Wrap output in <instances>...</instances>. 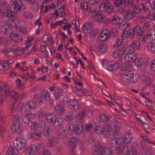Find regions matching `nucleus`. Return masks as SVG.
Returning a JSON list of instances; mask_svg holds the SVG:
<instances>
[{
    "instance_id": "obj_16",
    "label": "nucleus",
    "mask_w": 155,
    "mask_h": 155,
    "mask_svg": "<svg viewBox=\"0 0 155 155\" xmlns=\"http://www.w3.org/2000/svg\"><path fill=\"white\" fill-rule=\"evenodd\" d=\"M65 108L60 105H57L55 107V111L59 115H61L65 111Z\"/></svg>"
},
{
    "instance_id": "obj_62",
    "label": "nucleus",
    "mask_w": 155,
    "mask_h": 155,
    "mask_svg": "<svg viewBox=\"0 0 155 155\" xmlns=\"http://www.w3.org/2000/svg\"><path fill=\"white\" fill-rule=\"evenodd\" d=\"M47 45V43H44V45H41L40 50L42 52H46V47Z\"/></svg>"
},
{
    "instance_id": "obj_12",
    "label": "nucleus",
    "mask_w": 155,
    "mask_h": 155,
    "mask_svg": "<svg viewBox=\"0 0 155 155\" xmlns=\"http://www.w3.org/2000/svg\"><path fill=\"white\" fill-rule=\"evenodd\" d=\"M124 144L122 146L119 152H117L118 154L121 153V155H130L131 154V148L124 146Z\"/></svg>"
},
{
    "instance_id": "obj_8",
    "label": "nucleus",
    "mask_w": 155,
    "mask_h": 155,
    "mask_svg": "<svg viewBox=\"0 0 155 155\" xmlns=\"http://www.w3.org/2000/svg\"><path fill=\"white\" fill-rule=\"evenodd\" d=\"M67 103L68 104V106L70 109L75 112L78 111L80 106L77 101L74 99L68 101Z\"/></svg>"
},
{
    "instance_id": "obj_39",
    "label": "nucleus",
    "mask_w": 155,
    "mask_h": 155,
    "mask_svg": "<svg viewBox=\"0 0 155 155\" xmlns=\"http://www.w3.org/2000/svg\"><path fill=\"white\" fill-rule=\"evenodd\" d=\"M99 39L101 41L104 42L107 40L108 38V36L104 35L103 33L101 32L99 35Z\"/></svg>"
},
{
    "instance_id": "obj_53",
    "label": "nucleus",
    "mask_w": 155,
    "mask_h": 155,
    "mask_svg": "<svg viewBox=\"0 0 155 155\" xmlns=\"http://www.w3.org/2000/svg\"><path fill=\"white\" fill-rule=\"evenodd\" d=\"M15 13L14 10L13 11L8 10L7 14V17H14L15 15Z\"/></svg>"
},
{
    "instance_id": "obj_21",
    "label": "nucleus",
    "mask_w": 155,
    "mask_h": 155,
    "mask_svg": "<svg viewBox=\"0 0 155 155\" xmlns=\"http://www.w3.org/2000/svg\"><path fill=\"white\" fill-rule=\"evenodd\" d=\"M91 29V26L89 22H87L84 24L82 27V30L84 32L87 33Z\"/></svg>"
},
{
    "instance_id": "obj_64",
    "label": "nucleus",
    "mask_w": 155,
    "mask_h": 155,
    "mask_svg": "<svg viewBox=\"0 0 155 155\" xmlns=\"http://www.w3.org/2000/svg\"><path fill=\"white\" fill-rule=\"evenodd\" d=\"M33 40V38H31V40H28L26 41L25 44L27 48H28L31 46V42Z\"/></svg>"
},
{
    "instance_id": "obj_49",
    "label": "nucleus",
    "mask_w": 155,
    "mask_h": 155,
    "mask_svg": "<svg viewBox=\"0 0 155 155\" xmlns=\"http://www.w3.org/2000/svg\"><path fill=\"white\" fill-rule=\"evenodd\" d=\"M62 123V119L61 118H58L57 121H55L53 123L54 126H60Z\"/></svg>"
},
{
    "instance_id": "obj_35",
    "label": "nucleus",
    "mask_w": 155,
    "mask_h": 155,
    "mask_svg": "<svg viewBox=\"0 0 155 155\" xmlns=\"http://www.w3.org/2000/svg\"><path fill=\"white\" fill-rule=\"evenodd\" d=\"M130 45L133 48H136L137 49H139L140 46V43L137 41H134Z\"/></svg>"
},
{
    "instance_id": "obj_15",
    "label": "nucleus",
    "mask_w": 155,
    "mask_h": 155,
    "mask_svg": "<svg viewBox=\"0 0 155 155\" xmlns=\"http://www.w3.org/2000/svg\"><path fill=\"white\" fill-rule=\"evenodd\" d=\"M114 122L115 123L114 124V125L113 126V127L115 128V131L114 132H115V131H117V130H118L117 127L119 125L118 124V123L120 124V123L119 122L117 121H116L115 122ZM112 126H113L112 125L107 124L105 126V130H108L111 132V130H112Z\"/></svg>"
},
{
    "instance_id": "obj_26",
    "label": "nucleus",
    "mask_w": 155,
    "mask_h": 155,
    "mask_svg": "<svg viewBox=\"0 0 155 155\" xmlns=\"http://www.w3.org/2000/svg\"><path fill=\"white\" fill-rule=\"evenodd\" d=\"M51 129L50 127H45L43 131V134L44 136L47 137L49 136L51 133Z\"/></svg>"
},
{
    "instance_id": "obj_61",
    "label": "nucleus",
    "mask_w": 155,
    "mask_h": 155,
    "mask_svg": "<svg viewBox=\"0 0 155 155\" xmlns=\"http://www.w3.org/2000/svg\"><path fill=\"white\" fill-rule=\"evenodd\" d=\"M150 77H146L143 79V81L145 82L146 85H149L150 82Z\"/></svg>"
},
{
    "instance_id": "obj_1",
    "label": "nucleus",
    "mask_w": 155,
    "mask_h": 155,
    "mask_svg": "<svg viewBox=\"0 0 155 155\" xmlns=\"http://www.w3.org/2000/svg\"><path fill=\"white\" fill-rule=\"evenodd\" d=\"M113 138L111 141L110 145L112 147L115 148L116 152H119L122 146L124 145L123 143V139L121 135L119 134L118 130L113 132Z\"/></svg>"
},
{
    "instance_id": "obj_13",
    "label": "nucleus",
    "mask_w": 155,
    "mask_h": 155,
    "mask_svg": "<svg viewBox=\"0 0 155 155\" xmlns=\"http://www.w3.org/2000/svg\"><path fill=\"white\" fill-rule=\"evenodd\" d=\"M148 39L150 41L155 40V31L153 29L150 30L146 34Z\"/></svg>"
},
{
    "instance_id": "obj_50",
    "label": "nucleus",
    "mask_w": 155,
    "mask_h": 155,
    "mask_svg": "<svg viewBox=\"0 0 155 155\" xmlns=\"http://www.w3.org/2000/svg\"><path fill=\"white\" fill-rule=\"evenodd\" d=\"M35 115V114L29 111H27L25 113V116L28 117L29 118L34 117Z\"/></svg>"
},
{
    "instance_id": "obj_24",
    "label": "nucleus",
    "mask_w": 155,
    "mask_h": 155,
    "mask_svg": "<svg viewBox=\"0 0 155 155\" xmlns=\"http://www.w3.org/2000/svg\"><path fill=\"white\" fill-rule=\"evenodd\" d=\"M147 47L149 51L151 53H155V44L153 43H148Z\"/></svg>"
},
{
    "instance_id": "obj_46",
    "label": "nucleus",
    "mask_w": 155,
    "mask_h": 155,
    "mask_svg": "<svg viewBox=\"0 0 155 155\" xmlns=\"http://www.w3.org/2000/svg\"><path fill=\"white\" fill-rule=\"evenodd\" d=\"M133 12L135 13H139L141 11L140 5H135L134 6Z\"/></svg>"
},
{
    "instance_id": "obj_51",
    "label": "nucleus",
    "mask_w": 155,
    "mask_h": 155,
    "mask_svg": "<svg viewBox=\"0 0 155 155\" xmlns=\"http://www.w3.org/2000/svg\"><path fill=\"white\" fill-rule=\"evenodd\" d=\"M129 67L128 64L127 62L124 63L122 64L121 70L123 71H125Z\"/></svg>"
},
{
    "instance_id": "obj_3",
    "label": "nucleus",
    "mask_w": 155,
    "mask_h": 155,
    "mask_svg": "<svg viewBox=\"0 0 155 155\" xmlns=\"http://www.w3.org/2000/svg\"><path fill=\"white\" fill-rule=\"evenodd\" d=\"M101 11L106 12L107 14L113 13L114 11V7L111 3L109 2H103L99 6Z\"/></svg>"
},
{
    "instance_id": "obj_17",
    "label": "nucleus",
    "mask_w": 155,
    "mask_h": 155,
    "mask_svg": "<svg viewBox=\"0 0 155 155\" xmlns=\"http://www.w3.org/2000/svg\"><path fill=\"white\" fill-rule=\"evenodd\" d=\"M10 37L11 39L16 42H19L22 40L20 36L18 34L12 32L10 34Z\"/></svg>"
},
{
    "instance_id": "obj_44",
    "label": "nucleus",
    "mask_w": 155,
    "mask_h": 155,
    "mask_svg": "<svg viewBox=\"0 0 155 155\" xmlns=\"http://www.w3.org/2000/svg\"><path fill=\"white\" fill-rule=\"evenodd\" d=\"M144 151L146 155H152L153 153L151 147H147L146 150Z\"/></svg>"
},
{
    "instance_id": "obj_25",
    "label": "nucleus",
    "mask_w": 155,
    "mask_h": 155,
    "mask_svg": "<svg viewBox=\"0 0 155 155\" xmlns=\"http://www.w3.org/2000/svg\"><path fill=\"white\" fill-rule=\"evenodd\" d=\"M104 16L101 13H98L94 18V20L96 22H102L104 19Z\"/></svg>"
},
{
    "instance_id": "obj_31",
    "label": "nucleus",
    "mask_w": 155,
    "mask_h": 155,
    "mask_svg": "<svg viewBox=\"0 0 155 155\" xmlns=\"http://www.w3.org/2000/svg\"><path fill=\"white\" fill-rule=\"evenodd\" d=\"M26 106H28L30 110H33L36 107V104L35 102L30 101L28 103L26 104Z\"/></svg>"
},
{
    "instance_id": "obj_59",
    "label": "nucleus",
    "mask_w": 155,
    "mask_h": 155,
    "mask_svg": "<svg viewBox=\"0 0 155 155\" xmlns=\"http://www.w3.org/2000/svg\"><path fill=\"white\" fill-rule=\"evenodd\" d=\"M37 122L36 121L33 122L31 125L30 128L32 130H35L37 128Z\"/></svg>"
},
{
    "instance_id": "obj_28",
    "label": "nucleus",
    "mask_w": 155,
    "mask_h": 155,
    "mask_svg": "<svg viewBox=\"0 0 155 155\" xmlns=\"http://www.w3.org/2000/svg\"><path fill=\"white\" fill-rule=\"evenodd\" d=\"M74 115V114L72 112H68L65 115V120L67 121H71L73 119Z\"/></svg>"
},
{
    "instance_id": "obj_14",
    "label": "nucleus",
    "mask_w": 155,
    "mask_h": 155,
    "mask_svg": "<svg viewBox=\"0 0 155 155\" xmlns=\"http://www.w3.org/2000/svg\"><path fill=\"white\" fill-rule=\"evenodd\" d=\"M107 69L110 71H113L115 69L119 66L118 63L116 62L115 63L112 62L111 64H107Z\"/></svg>"
},
{
    "instance_id": "obj_19",
    "label": "nucleus",
    "mask_w": 155,
    "mask_h": 155,
    "mask_svg": "<svg viewBox=\"0 0 155 155\" xmlns=\"http://www.w3.org/2000/svg\"><path fill=\"white\" fill-rule=\"evenodd\" d=\"M126 19L130 20L135 16L134 13L130 10H127L124 15Z\"/></svg>"
},
{
    "instance_id": "obj_23",
    "label": "nucleus",
    "mask_w": 155,
    "mask_h": 155,
    "mask_svg": "<svg viewBox=\"0 0 155 155\" xmlns=\"http://www.w3.org/2000/svg\"><path fill=\"white\" fill-rule=\"evenodd\" d=\"M11 29V27L7 25H2L0 28L1 31L4 34H7Z\"/></svg>"
},
{
    "instance_id": "obj_29",
    "label": "nucleus",
    "mask_w": 155,
    "mask_h": 155,
    "mask_svg": "<svg viewBox=\"0 0 155 155\" xmlns=\"http://www.w3.org/2000/svg\"><path fill=\"white\" fill-rule=\"evenodd\" d=\"M84 115V112L79 113L75 115V119L77 121H80V122H81Z\"/></svg>"
},
{
    "instance_id": "obj_63",
    "label": "nucleus",
    "mask_w": 155,
    "mask_h": 155,
    "mask_svg": "<svg viewBox=\"0 0 155 155\" xmlns=\"http://www.w3.org/2000/svg\"><path fill=\"white\" fill-rule=\"evenodd\" d=\"M92 128V127L91 124L88 123L86 125L85 129L87 131L91 130Z\"/></svg>"
},
{
    "instance_id": "obj_55",
    "label": "nucleus",
    "mask_w": 155,
    "mask_h": 155,
    "mask_svg": "<svg viewBox=\"0 0 155 155\" xmlns=\"http://www.w3.org/2000/svg\"><path fill=\"white\" fill-rule=\"evenodd\" d=\"M41 132L40 130H35L34 133L33 134H31V135H32V136L33 137L35 135L37 137L39 138L41 136Z\"/></svg>"
},
{
    "instance_id": "obj_32",
    "label": "nucleus",
    "mask_w": 155,
    "mask_h": 155,
    "mask_svg": "<svg viewBox=\"0 0 155 155\" xmlns=\"http://www.w3.org/2000/svg\"><path fill=\"white\" fill-rule=\"evenodd\" d=\"M139 41L143 44L146 43L148 40L146 34H144L142 35L139 38Z\"/></svg>"
},
{
    "instance_id": "obj_9",
    "label": "nucleus",
    "mask_w": 155,
    "mask_h": 155,
    "mask_svg": "<svg viewBox=\"0 0 155 155\" xmlns=\"http://www.w3.org/2000/svg\"><path fill=\"white\" fill-rule=\"evenodd\" d=\"M21 125L19 121H16L13 123L11 126V131L13 133H20L21 131Z\"/></svg>"
},
{
    "instance_id": "obj_38",
    "label": "nucleus",
    "mask_w": 155,
    "mask_h": 155,
    "mask_svg": "<svg viewBox=\"0 0 155 155\" xmlns=\"http://www.w3.org/2000/svg\"><path fill=\"white\" fill-rule=\"evenodd\" d=\"M117 35V29L116 28H112L111 31H110V37H115Z\"/></svg>"
},
{
    "instance_id": "obj_27",
    "label": "nucleus",
    "mask_w": 155,
    "mask_h": 155,
    "mask_svg": "<svg viewBox=\"0 0 155 155\" xmlns=\"http://www.w3.org/2000/svg\"><path fill=\"white\" fill-rule=\"evenodd\" d=\"M58 143L56 138L54 137H50L49 139V142L48 143V145L49 147H53Z\"/></svg>"
},
{
    "instance_id": "obj_10",
    "label": "nucleus",
    "mask_w": 155,
    "mask_h": 155,
    "mask_svg": "<svg viewBox=\"0 0 155 155\" xmlns=\"http://www.w3.org/2000/svg\"><path fill=\"white\" fill-rule=\"evenodd\" d=\"M79 140L77 137H72L69 139L68 146L69 147H71V150L72 151L75 150L76 147V143Z\"/></svg>"
},
{
    "instance_id": "obj_34",
    "label": "nucleus",
    "mask_w": 155,
    "mask_h": 155,
    "mask_svg": "<svg viewBox=\"0 0 155 155\" xmlns=\"http://www.w3.org/2000/svg\"><path fill=\"white\" fill-rule=\"evenodd\" d=\"M81 6L82 9L87 10L88 12L89 11H91V7L90 6L89 7L87 3L86 2L82 3L81 5Z\"/></svg>"
},
{
    "instance_id": "obj_11",
    "label": "nucleus",
    "mask_w": 155,
    "mask_h": 155,
    "mask_svg": "<svg viewBox=\"0 0 155 155\" xmlns=\"http://www.w3.org/2000/svg\"><path fill=\"white\" fill-rule=\"evenodd\" d=\"M47 122L50 124H53L56 120L57 117L54 113L46 114L45 116Z\"/></svg>"
},
{
    "instance_id": "obj_43",
    "label": "nucleus",
    "mask_w": 155,
    "mask_h": 155,
    "mask_svg": "<svg viewBox=\"0 0 155 155\" xmlns=\"http://www.w3.org/2000/svg\"><path fill=\"white\" fill-rule=\"evenodd\" d=\"M62 91L61 89H58L55 90L54 95L56 99L59 97Z\"/></svg>"
},
{
    "instance_id": "obj_57",
    "label": "nucleus",
    "mask_w": 155,
    "mask_h": 155,
    "mask_svg": "<svg viewBox=\"0 0 155 155\" xmlns=\"http://www.w3.org/2000/svg\"><path fill=\"white\" fill-rule=\"evenodd\" d=\"M21 49L20 48H16L14 49H12V52H14L15 53V54L18 55H20L22 54V53H20V50Z\"/></svg>"
},
{
    "instance_id": "obj_60",
    "label": "nucleus",
    "mask_w": 155,
    "mask_h": 155,
    "mask_svg": "<svg viewBox=\"0 0 155 155\" xmlns=\"http://www.w3.org/2000/svg\"><path fill=\"white\" fill-rule=\"evenodd\" d=\"M31 76L29 74L28 72L26 73V74L23 75L22 77L23 79L28 80L31 79Z\"/></svg>"
},
{
    "instance_id": "obj_37",
    "label": "nucleus",
    "mask_w": 155,
    "mask_h": 155,
    "mask_svg": "<svg viewBox=\"0 0 155 155\" xmlns=\"http://www.w3.org/2000/svg\"><path fill=\"white\" fill-rule=\"evenodd\" d=\"M22 118L23 122L25 124H28L32 122V120L25 115L23 116Z\"/></svg>"
},
{
    "instance_id": "obj_7",
    "label": "nucleus",
    "mask_w": 155,
    "mask_h": 155,
    "mask_svg": "<svg viewBox=\"0 0 155 155\" xmlns=\"http://www.w3.org/2000/svg\"><path fill=\"white\" fill-rule=\"evenodd\" d=\"M3 94L5 96H10L14 100L16 101L19 98L18 94L15 91H11L8 89H6L5 87L3 90Z\"/></svg>"
},
{
    "instance_id": "obj_30",
    "label": "nucleus",
    "mask_w": 155,
    "mask_h": 155,
    "mask_svg": "<svg viewBox=\"0 0 155 155\" xmlns=\"http://www.w3.org/2000/svg\"><path fill=\"white\" fill-rule=\"evenodd\" d=\"M100 120L102 123L106 124L108 122L109 120V117L107 116L102 114L100 115Z\"/></svg>"
},
{
    "instance_id": "obj_5",
    "label": "nucleus",
    "mask_w": 155,
    "mask_h": 155,
    "mask_svg": "<svg viewBox=\"0 0 155 155\" xmlns=\"http://www.w3.org/2000/svg\"><path fill=\"white\" fill-rule=\"evenodd\" d=\"M26 142V140L24 139L19 137L15 139L13 144L15 147L21 150L25 146Z\"/></svg>"
},
{
    "instance_id": "obj_18",
    "label": "nucleus",
    "mask_w": 155,
    "mask_h": 155,
    "mask_svg": "<svg viewBox=\"0 0 155 155\" xmlns=\"http://www.w3.org/2000/svg\"><path fill=\"white\" fill-rule=\"evenodd\" d=\"M126 0H115L114 2V5L115 7H119L122 6L127 5L126 3Z\"/></svg>"
},
{
    "instance_id": "obj_42",
    "label": "nucleus",
    "mask_w": 155,
    "mask_h": 155,
    "mask_svg": "<svg viewBox=\"0 0 155 155\" xmlns=\"http://www.w3.org/2000/svg\"><path fill=\"white\" fill-rule=\"evenodd\" d=\"M49 96V94L47 91H43L41 93V97L44 100H46Z\"/></svg>"
},
{
    "instance_id": "obj_56",
    "label": "nucleus",
    "mask_w": 155,
    "mask_h": 155,
    "mask_svg": "<svg viewBox=\"0 0 155 155\" xmlns=\"http://www.w3.org/2000/svg\"><path fill=\"white\" fill-rule=\"evenodd\" d=\"M139 27H138V25L135 26L133 30L134 32L135 35L136 36H140V32H140L139 29Z\"/></svg>"
},
{
    "instance_id": "obj_4",
    "label": "nucleus",
    "mask_w": 155,
    "mask_h": 155,
    "mask_svg": "<svg viewBox=\"0 0 155 155\" xmlns=\"http://www.w3.org/2000/svg\"><path fill=\"white\" fill-rule=\"evenodd\" d=\"M12 3L11 8L12 10H13L16 13H20L21 9H25V8L23 5V3L20 0H15Z\"/></svg>"
},
{
    "instance_id": "obj_36",
    "label": "nucleus",
    "mask_w": 155,
    "mask_h": 155,
    "mask_svg": "<svg viewBox=\"0 0 155 155\" xmlns=\"http://www.w3.org/2000/svg\"><path fill=\"white\" fill-rule=\"evenodd\" d=\"M8 151L7 153V155H14L16 149L13 147L10 146L8 148Z\"/></svg>"
},
{
    "instance_id": "obj_58",
    "label": "nucleus",
    "mask_w": 155,
    "mask_h": 155,
    "mask_svg": "<svg viewBox=\"0 0 155 155\" xmlns=\"http://www.w3.org/2000/svg\"><path fill=\"white\" fill-rule=\"evenodd\" d=\"M135 34L134 32L133 29H130L129 31L128 37L130 38H133Z\"/></svg>"
},
{
    "instance_id": "obj_45",
    "label": "nucleus",
    "mask_w": 155,
    "mask_h": 155,
    "mask_svg": "<svg viewBox=\"0 0 155 155\" xmlns=\"http://www.w3.org/2000/svg\"><path fill=\"white\" fill-rule=\"evenodd\" d=\"M118 49L116 50L113 53V58H116L118 57H120L122 56Z\"/></svg>"
},
{
    "instance_id": "obj_20",
    "label": "nucleus",
    "mask_w": 155,
    "mask_h": 155,
    "mask_svg": "<svg viewBox=\"0 0 155 155\" xmlns=\"http://www.w3.org/2000/svg\"><path fill=\"white\" fill-rule=\"evenodd\" d=\"M132 74L127 73L124 74L122 77L123 81L125 83H128L130 82L131 77H132Z\"/></svg>"
},
{
    "instance_id": "obj_40",
    "label": "nucleus",
    "mask_w": 155,
    "mask_h": 155,
    "mask_svg": "<svg viewBox=\"0 0 155 155\" xmlns=\"http://www.w3.org/2000/svg\"><path fill=\"white\" fill-rule=\"evenodd\" d=\"M94 130L99 134H101L103 133V127L101 126H97Z\"/></svg>"
},
{
    "instance_id": "obj_48",
    "label": "nucleus",
    "mask_w": 155,
    "mask_h": 155,
    "mask_svg": "<svg viewBox=\"0 0 155 155\" xmlns=\"http://www.w3.org/2000/svg\"><path fill=\"white\" fill-rule=\"evenodd\" d=\"M107 47L106 44H102L99 47V51L100 52H103L107 50Z\"/></svg>"
},
{
    "instance_id": "obj_33",
    "label": "nucleus",
    "mask_w": 155,
    "mask_h": 155,
    "mask_svg": "<svg viewBox=\"0 0 155 155\" xmlns=\"http://www.w3.org/2000/svg\"><path fill=\"white\" fill-rule=\"evenodd\" d=\"M132 77H131L130 82L132 84H134L137 82L139 79V76L137 74L135 75L132 74Z\"/></svg>"
},
{
    "instance_id": "obj_2",
    "label": "nucleus",
    "mask_w": 155,
    "mask_h": 155,
    "mask_svg": "<svg viewBox=\"0 0 155 155\" xmlns=\"http://www.w3.org/2000/svg\"><path fill=\"white\" fill-rule=\"evenodd\" d=\"M94 151L96 153L97 155H113L114 154L111 148L107 147L103 149L99 143L94 144Z\"/></svg>"
},
{
    "instance_id": "obj_6",
    "label": "nucleus",
    "mask_w": 155,
    "mask_h": 155,
    "mask_svg": "<svg viewBox=\"0 0 155 155\" xmlns=\"http://www.w3.org/2000/svg\"><path fill=\"white\" fill-rule=\"evenodd\" d=\"M82 128L81 125L78 124H72L69 125L68 127V130L71 132H73L74 133L78 135L81 134Z\"/></svg>"
},
{
    "instance_id": "obj_52",
    "label": "nucleus",
    "mask_w": 155,
    "mask_h": 155,
    "mask_svg": "<svg viewBox=\"0 0 155 155\" xmlns=\"http://www.w3.org/2000/svg\"><path fill=\"white\" fill-rule=\"evenodd\" d=\"M132 139V137L130 134H128L125 137L124 139L125 142L127 143H130L131 142Z\"/></svg>"
},
{
    "instance_id": "obj_22",
    "label": "nucleus",
    "mask_w": 155,
    "mask_h": 155,
    "mask_svg": "<svg viewBox=\"0 0 155 155\" xmlns=\"http://www.w3.org/2000/svg\"><path fill=\"white\" fill-rule=\"evenodd\" d=\"M38 150V147L36 145H31L28 151L29 155H34V153Z\"/></svg>"
},
{
    "instance_id": "obj_41",
    "label": "nucleus",
    "mask_w": 155,
    "mask_h": 155,
    "mask_svg": "<svg viewBox=\"0 0 155 155\" xmlns=\"http://www.w3.org/2000/svg\"><path fill=\"white\" fill-rule=\"evenodd\" d=\"M120 54L122 56L124 54L126 53L127 52L126 47L122 46L119 48L118 49Z\"/></svg>"
},
{
    "instance_id": "obj_54",
    "label": "nucleus",
    "mask_w": 155,
    "mask_h": 155,
    "mask_svg": "<svg viewBox=\"0 0 155 155\" xmlns=\"http://www.w3.org/2000/svg\"><path fill=\"white\" fill-rule=\"evenodd\" d=\"M127 52V54H131L134 51V49L130 45L126 46Z\"/></svg>"
},
{
    "instance_id": "obj_47",
    "label": "nucleus",
    "mask_w": 155,
    "mask_h": 155,
    "mask_svg": "<svg viewBox=\"0 0 155 155\" xmlns=\"http://www.w3.org/2000/svg\"><path fill=\"white\" fill-rule=\"evenodd\" d=\"M23 15L25 18L26 19H31L33 16V15L31 13L28 11L24 12Z\"/></svg>"
}]
</instances>
